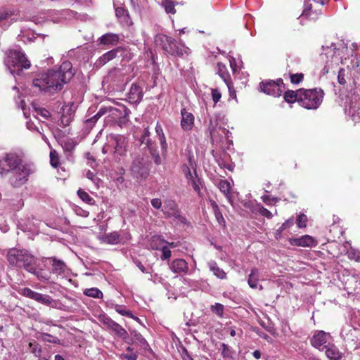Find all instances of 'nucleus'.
<instances>
[{
    "instance_id": "nucleus-51",
    "label": "nucleus",
    "mask_w": 360,
    "mask_h": 360,
    "mask_svg": "<svg viewBox=\"0 0 360 360\" xmlns=\"http://www.w3.org/2000/svg\"><path fill=\"white\" fill-rule=\"evenodd\" d=\"M37 292L33 291L29 288H24L22 289L21 294L23 296L34 300Z\"/></svg>"
},
{
    "instance_id": "nucleus-9",
    "label": "nucleus",
    "mask_w": 360,
    "mask_h": 360,
    "mask_svg": "<svg viewBox=\"0 0 360 360\" xmlns=\"http://www.w3.org/2000/svg\"><path fill=\"white\" fill-rule=\"evenodd\" d=\"M126 140L121 135H110L108 137V143L103 147L104 154L113 153L119 156L124 155L126 152Z\"/></svg>"
},
{
    "instance_id": "nucleus-7",
    "label": "nucleus",
    "mask_w": 360,
    "mask_h": 360,
    "mask_svg": "<svg viewBox=\"0 0 360 360\" xmlns=\"http://www.w3.org/2000/svg\"><path fill=\"white\" fill-rule=\"evenodd\" d=\"M130 81L129 76L123 69L113 68L104 77L103 83L111 86L113 89L122 90Z\"/></svg>"
},
{
    "instance_id": "nucleus-19",
    "label": "nucleus",
    "mask_w": 360,
    "mask_h": 360,
    "mask_svg": "<svg viewBox=\"0 0 360 360\" xmlns=\"http://www.w3.org/2000/svg\"><path fill=\"white\" fill-rule=\"evenodd\" d=\"M299 63L300 60L297 58H290V60H288L287 70L292 84H300L304 79V75L302 73L294 74L292 72L295 70L292 65V63L298 64Z\"/></svg>"
},
{
    "instance_id": "nucleus-37",
    "label": "nucleus",
    "mask_w": 360,
    "mask_h": 360,
    "mask_svg": "<svg viewBox=\"0 0 360 360\" xmlns=\"http://www.w3.org/2000/svg\"><path fill=\"white\" fill-rule=\"evenodd\" d=\"M298 90L294 91L292 90H288L284 94V99L288 103H295L297 101L298 103Z\"/></svg>"
},
{
    "instance_id": "nucleus-27",
    "label": "nucleus",
    "mask_w": 360,
    "mask_h": 360,
    "mask_svg": "<svg viewBox=\"0 0 360 360\" xmlns=\"http://www.w3.org/2000/svg\"><path fill=\"white\" fill-rule=\"evenodd\" d=\"M119 40V35L111 32L106 33L99 38L100 44L105 46H115Z\"/></svg>"
},
{
    "instance_id": "nucleus-20",
    "label": "nucleus",
    "mask_w": 360,
    "mask_h": 360,
    "mask_svg": "<svg viewBox=\"0 0 360 360\" xmlns=\"http://www.w3.org/2000/svg\"><path fill=\"white\" fill-rule=\"evenodd\" d=\"M181 126L184 130L190 131L192 129L194 125V115L188 112L185 108H183L181 110Z\"/></svg>"
},
{
    "instance_id": "nucleus-43",
    "label": "nucleus",
    "mask_w": 360,
    "mask_h": 360,
    "mask_svg": "<svg viewBox=\"0 0 360 360\" xmlns=\"http://www.w3.org/2000/svg\"><path fill=\"white\" fill-rule=\"evenodd\" d=\"M115 310L122 316H125L127 317H134L132 312L127 309L126 307L124 306L116 304L115 306Z\"/></svg>"
},
{
    "instance_id": "nucleus-44",
    "label": "nucleus",
    "mask_w": 360,
    "mask_h": 360,
    "mask_svg": "<svg viewBox=\"0 0 360 360\" xmlns=\"http://www.w3.org/2000/svg\"><path fill=\"white\" fill-rule=\"evenodd\" d=\"M98 120L93 116L84 122V133H89Z\"/></svg>"
},
{
    "instance_id": "nucleus-14",
    "label": "nucleus",
    "mask_w": 360,
    "mask_h": 360,
    "mask_svg": "<svg viewBox=\"0 0 360 360\" xmlns=\"http://www.w3.org/2000/svg\"><path fill=\"white\" fill-rule=\"evenodd\" d=\"M102 322L109 330L113 332L117 336L126 340L128 337L127 330L119 323L113 321L108 316H103L100 318Z\"/></svg>"
},
{
    "instance_id": "nucleus-35",
    "label": "nucleus",
    "mask_w": 360,
    "mask_h": 360,
    "mask_svg": "<svg viewBox=\"0 0 360 360\" xmlns=\"http://www.w3.org/2000/svg\"><path fill=\"white\" fill-rule=\"evenodd\" d=\"M34 300L47 306L51 305L53 302V299L51 296L39 292H37Z\"/></svg>"
},
{
    "instance_id": "nucleus-4",
    "label": "nucleus",
    "mask_w": 360,
    "mask_h": 360,
    "mask_svg": "<svg viewBox=\"0 0 360 360\" xmlns=\"http://www.w3.org/2000/svg\"><path fill=\"white\" fill-rule=\"evenodd\" d=\"M4 64L12 75H20L23 69L30 68V62L20 50L11 49L6 52Z\"/></svg>"
},
{
    "instance_id": "nucleus-16",
    "label": "nucleus",
    "mask_w": 360,
    "mask_h": 360,
    "mask_svg": "<svg viewBox=\"0 0 360 360\" xmlns=\"http://www.w3.org/2000/svg\"><path fill=\"white\" fill-rule=\"evenodd\" d=\"M347 67L350 70V77L348 78L349 85L352 89H356L360 86L359 63L354 58L351 61V65H347Z\"/></svg>"
},
{
    "instance_id": "nucleus-17",
    "label": "nucleus",
    "mask_w": 360,
    "mask_h": 360,
    "mask_svg": "<svg viewBox=\"0 0 360 360\" xmlns=\"http://www.w3.org/2000/svg\"><path fill=\"white\" fill-rule=\"evenodd\" d=\"M125 49L122 47H117L116 49H112L105 53L103 54L96 62V65L97 66H103L108 62L112 60L116 57L120 56H124V53H125Z\"/></svg>"
},
{
    "instance_id": "nucleus-25",
    "label": "nucleus",
    "mask_w": 360,
    "mask_h": 360,
    "mask_svg": "<svg viewBox=\"0 0 360 360\" xmlns=\"http://www.w3.org/2000/svg\"><path fill=\"white\" fill-rule=\"evenodd\" d=\"M98 239L103 243L115 245L120 242V235L116 232H111L103 235H99Z\"/></svg>"
},
{
    "instance_id": "nucleus-5",
    "label": "nucleus",
    "mask_w": 360,
    "mask_h": 360,
    "mask_svg": "<svg viewBox=\"0 0 360 360\" xmlns=\"http://www.w3.org/2000/svg\"><path fill=\"white\" fill-rule=\"evenodd\" d=\"M298 103L309 110L317 109L321 104L324 96L323 91L320 88L311 89H298Z\"/></svg>"
},
{
    "instance_id": "nucleus-12",
    "label": "nucleus",
    "mask_w": 360,
    "mask_h": 360,
    "mask_svg": "<svg viewBox=\"0 0 360 360\" xmlns=\"http://www.w3.org/2000/svg\"><path fill=\"white\" fill-rule=\"evenodd\" d=\"M260 89L266 94L278 97L285 90V84L282 79H278L276 81L271 80L260 83Z\"/></svg>"
},
{
    "instance_id": "nucleus-34",
    "label": "nucleus",
    "mask_w": 360,
    "mask_h": 360,
    "mask_svg": "<svg viewBox=\"0 0 360 360\" xmlns=\"http://www.w3.org/2000/svg\"><path fill=\"white\" fill-rule=\"evenodd\" d=\"M221 355L224 358L233 359L235 357V351L228 345L221 343Z\"/></svg>"
},
{
    "instance_id": "nucleus-54",
    "label": "nucleus",
    "mask_w": 360,
    "mask_h": 360,
    "mask_svg": "<svg viewBox=\"0 0 360 360\" xmlns=\"http://www.w3.org/2000/svg\"><path fill=\"white\" fill-rule=\"evenodd\" d=\"M218 131H219V134H217V138H222V137H229V134L230 133L228 129L225 127V124L223 125H220L219 127Z\"/></svg>"
},
{
    "instance_id": "nucleus-13",
    "label": "nucleus",
    "mask_w": 360,
    "mask_h": 360,
    "mask_svg": "<svg viewBox=\"0 0 360 360\" xmlns=\"http://www.w3.org/2000/svg\"><path fill=\"white\" fill-rule=\"evenodd\" d=\"M140 141L141 145H146L145 148H148L149 153L153 159L154 163L156 165H161L162 159L159 155L156 145L150 138V132L148 129H144L143 134L142 135Z\"/></svg>"
},
{
    "instance_id": "nucleus-55",
    "label": "nucleus",
    "mask_w": 360,
    "mask_h": 360,
    "mask_svg": "<svg viewBox=\"0 0 360 360\" xmlns=\"http://www.w3.org/2000/svg\"><path fill=\"white\" fill-rule=\"evenodd\" d=\"M160 250H162L161 259L162 260L167 259L171 257L172 252L167 246L164 245Z\"/></svg>"
},
{
    "instance_id": "nucleus-38",
    "label": "nucleus",
    "mask_w": 360,
    "mask_h": 360,
    "mask_svg": "<svg viewBox=\"0 0 360 360\" xmlns=\"http://www.w3.org/2000/svg\"><path fill=\"white\" fill-rule=\"evenodd\" d=\"M84 294L88 297L94 298H102L103 296V292L97 288L85 289L84 290Z\"/></svg>"
},
{
    "instance_id": "nucleus-49",
    "label": "nucleus",
    "mask_w": 360,
    "mask_h": 360,
    "mask_svg": "<svg viewBox=\"0 0 360 360\" xmlns=\"http://www.w3.org/2000/svg\"><path fill=\"white\" fill-rule=\"evenodd\" d=\"M307 217L304 214H300L297 218V225L299 228H304L307 226Z\"/></svg>"
},
{
    "instance_id": "nucleus-63",
    "label": "nucleus",
    "mask_w": 360,
    "mask_h": 360,
    "mask_svg": "<svg viewBox=\"0 0 360 360\" xmlns=\"http://www.w3.org/2000/svg\"><path fill=\"white\" fill-rule=\"evenodd\" d=\"M259 212L264 217L268 218V219H271L273 217V214L272 213L268 210L266 208L264 207H260L259 209Z\"/></svg>"
},
{
    "instance_id": "nucleus-53",
    "label": "nucleus",
    "mask_w": 360,
    "mask_h": 360,
    "mask_svg": "<svg viewBox=\"0 0 360 360\" xmlns=\"http://www.w3.org/2000/svg\"><path fill=\"white\" fill-rule=\"evenodd\" d=\"M34 110H35L37 115H41L42 117H44L45 119H48L51 116V113L49 112V111L45 108H35Z\"/></svg>"
},
{
    "instance_id": "nucleus-58",
    "label": "nucleus",
    "mask_w": 360,
    "mask_h": 360,
    "mask_svg": "<svg viewBox=\"0 0 360 360\" xmlns=\"http://www.w3.org/2000/svg\"><path fill=\"white\" fill-rule=\"evenodd\" d=\"M182 169L188 181H191L192 179L195 177V175L194 174L193 176V174L191 173L188 166L184 165Z\"/></svg>"
},
{
    "instance_id": "nucleus-23",
    "label": "nucleus",
    "mask_w": 360,
    "mask_h": 360,
    "mask_svg": "<svg viewBox=\"0 0 360 360\" xmlns=\"http://www.w3.org/2000/svg\"><path fill=\"white\" fill-rule=\"evenodd\" d=\"M170 269L176 274L186 273L188 271V263L184 259H176L169 264Z\"/></svg>"
},
{
    "instance_id": "nucleus-31",
    "label": "nucleus",
    "mask_w": 360,
    "mask_h": 360,
    "mask_svg": "<svg viewBox=\"0 0 360 360\" xmlns=\"http://www.w3.org/2000/svg\"><path fill=\"white\" fill-rule=\"evenodd\" d=\"M155 132L160 143L162 154H165L167 152V143L162 126L158 122L156 124L155 126Z\"/></svg>"
},
{
    "instance_id": "nucleus-2",
    "label": "nucleus",
    "mask_w": 360,
    "mask_h": 360,
    "mask_svg": "<svg viewBox=\"0 0 360 360\" xmlns=\"http://www.w3.org/2000/svg\"><path fill=\"white\" fill-rule=\"evenodd\" d=\"M6 258L10 265L24 269L35 276L40 281L47 282L51 278V273L42 268H39L37 259L25 249L11 248L7 252Z\"/></svg>"
},
{
    "instance_id": "nucleus-59",
    "label": "nucleus",
    "mask_w": 360,
    "mask_h": 360,
    "mask_svg": "<svg viewBox=\"0 0 360 360\" xmlns=\"http://www.w3.org/2000/svg\"><path fill=\"white\" fill-rule=\"evenodd\" d=\"M137 358L138 355L136 353L121 354L120 355V359L125 360H137Z\"/></svg>"
},
{
    "instance_id": "nucleus-46",
    "label": "nucleus",
    "mask_w": 360,
    "mask_h": 360,
    "mask_svg": "<svg viewBox=\"0 0 360 360\" xmlns=\"http://www.w3.org/2000/svg\"><path fill=\"white\" fill-rule=\"evenodd\" d=\"M162 4L165 7V11L167 13H175L176 10L174 8V4L172 0H165Z\"/></svg>"
},
{
    "instance_id": "nucleus-40",
    "label": "nucleus",
    "mask_w": 360,
    "mask_h": 360,
    "mask_svg": "<svg viewBox=\"0 0 360 360\" xmlns=\"http://www.w3.org/2000/svg\"><path fill=\"white\" fill-rule=\"evenodd\" d=\"M77 195L84 202L89 205H93L94 203V200L88 194V193L82 189L80 188L77 191Z\"/></svg>"
},
{
    "instance_id": "nucleus-41",
    "label": "nucleus",
    "mask_w": 360,
    "mask_h": 360,
    "mask_svg": "<svg viewBox=\"0 0 360 360\" xmlns=\"http://www.w3.org/2000/svg\"><path fill=\"white\" fill-rule=\"evenodd\" d=\"M212 312L217 314L219 318L224 317V307L220 303H215L214 305L210 307Z\"/></svg>"
},
{
    "instance_id": "nucleus-28",
    "label": "nucleus",
    "mask_w": 360,
    "mask_h": 360,
    "mask_svg": "<svg viewBox=\"0 0 360 360\" xmlns=\"http://www.w3.org/2000/svg\"><path fill=\"white\" fill-rule=\"evenodd\" d=\"M326 355L330 360H340L342 358V353L339 351L338 348L333 344L328 342L325 347Z\"/></svg>"
},
{
    "instance_id": "nucleus-22",
    "label": "nucleus",
    "mask_w": 360,
    "mask_h": 360,
    "mask_svg": "<svg viewBox=\"0 0 360 360\" xmlns=\"http://www.w3.org/2000/svg\"><path fill=\"white\" fill-rule=\"evenodd\" d=\"M49 259L51 261V272L56 276L63 275L66 269L67 265L65 263L55 257H49Z\"/></svg>"
},
{
    "instance_id": "nucleus-33",
    "label": "nucleus",
    "mask_w": 360,
    "mask_h": 360,
    "mask_svg": "<svg viewBox=\"0 0 360 360\" xmlns=\"http://www.w3.org/2000/svg\"><path fill=\"white\" fill-rule=\"evenodd\" d=\"M115 15L121 22L128 23L129 15L127 10L122 7H118L115 9Z\"/></svg>"
},
{
    "instance_id": "nucleus-60",
    "label": "nucleus",
    "mask_w": 360,
    "mask_h": 360,
    "mask_svg": "<svg viewBox=\"0 0 360 360\" xmlns=\"http://www.w3.org/2000/svg\"><path fill=\"white\" fill-rule=\"evenodd\" d=\"M212 97L214 103H217L221 97V94L217 89H212Z\"/></svg>"
},
{
    "instance_id": "nucleus-50",
    "label": "nucleus",
    "mask_w": 360,
    "mask_h": 360,
    "mask_svg": "<svg viewBox=\"0 0 360 360\" xmlns=\"http://www.w3.org/2000/svg\"><path fill=\"white\" fill-rule=\"evenodd\" d=\"M42 338L44 341L54 343V344H60V340L57 337H54L49 333H44L42 335Z\"/></svg>"
},
{
    "instance_id": "nucleus-42",
    "label": "nucleus",
    "mask_w": 360,
    "mask_h": 360,
    "mask_svg": "<svg viewBox=\"0 0 360 360\" xmlns=\"http://www.w3.org/2000/svg\"><path fill=\"white\" fill-rule=\"evenodd\" d=\"M133 335L134 340L137 342L141 347L143 348H146L148 346V344L147 343L145 338L142 336V335L136 331H134L131 333Z\"/></svg>"
},
{
    "instance_id": "nucleus-6",
    "label": "nucleus",
    "mask_w": 360,
    "mask_h": 360,
    "mask_svg": "<svg viewBox=\"0 0 360 360\" xmlns=\"http://www.w3.org/2000/svg\"><path fill=\"white\" fill-rule=\"evenodd\" d=\"M130 174L138 181L147 179L150 171V162L143 155H136L130 166Z\"/></svg>"
},
{
    "instance_id": "nucleus-18",
    "label": "nucleus",
    "mask_w": 360,
    "mask_h": 360,
    "mask_svg": "<svg viewBox=\"0 0 360 360\" xmlns=\"http://www.w3.org/2000/svg\"><path fill=\"white\" fill-rule=\"evenodd\" d=\"M224 124L222 117L220 114H214L210 117L208 130L212 139H217V134H219L218 131L219 127Z\"/></svg>"
},
{
    "instance_id": "nucleus-29",
    "label": "nucleus",
    "mask_w": 360,
    "mask_h": 360,
    "mask_svg": "<svg viewBox=\"0 0 360 360\" xmlns=\"http://www.w3.org/2000/svg\"><path fill=\"white\" fill-rule=\"evenodd\" d=\"M207 266L217 278L224 280L227 278L225 271L218 266L215 261L211 260L208 262Z\"/></svg>"
},
{
    "instance_id": "nucleus-39",
    "label": "nucleus",
    "mask_w": 360,
    "mask_h": 360,
    "mask_svg": "<svg viewBox=\"0 0 360 360\" xmlns=\"http://www.w3.org/2000/svg\"><path fill=\"white\" fill-rule=\"evenodd\" d=\"M30 352L34 354L35 356L40 357L42 350L41 347L36 341L30 342L29 343Z\"/></svg>"
},
{
    "instance_id": "nucleus-8",
    "label": "nucleus",
    "mask_w": 360,
    "mask_h": 360,
    "mask_svg": "<svg viewBox=\"0 0 360 360\" xmlns=\"http://www.w3.org/2000/svg\"><path fill=\"white\" fill-rule=\"evenodd\" d=\"M160 40L162 44V49L169 54L174 56L182 57L189 54V49L184 44L177 42L172 37L167 35H159L157 41Z\"/></svg>"
},
{
    "instance_id": "nucleus-61",
    "label": "nucleus",
    "mask_w": 360,
    "mask_h": 360,
    "mask_svg": "<svg viewBox=\"0 0 360 360\" xmlns=\"http://www.w3.org/2000/svg\"><path fill=\"white\" fill-rule=\"evenodd\" d=\"M262 201L266 203L267 205H269L271 204V202H278V199L276 197H271L270 195H263L262 197Z\"/></svg>"
},
{
    "instance_id": "nucleus-32",
    "label": "nucleus",
    "mask_w": 360,
    "mask_h": 360,
    "mask_svg": "<svg viewBox=\"0 0 360 360\" xmlns=\"http://www.w3.org/2000/svg\"><path fill=\"white\" fill-rule=\"evenodd\" d=\"M165 243H167V242L162 239L160 236H154L150 240L149 246L153 250H160Z\"/></svg>"
},
{
    "instance_id": "nucleus-24",
    "label": "nucleus",
    "mask_w": 360,
    "mask_h": 360,
    "mask_svg": "<svg viewBox=\"0 0 360 360\" xmlns=\"http://www.w3.org/2000/svg\"><path fill=\"white\" fill-rule=\"evenodd\" d=\"M260 278V271L257 268H252L251 269L250 274L248 278V283L249 286L252 289H256L259 287V290H262V285H259V280Z\"/></svg>"
},
{
    "instance_id": "nucleus-52",
    "label": "nucleus",
    "mask_w": 360,
    "mask_h": 360,
    "mask_svg": "<svg viewBox=\"0 0 360 360\" xmlns=\"http://www.w3.org/2000/svg\"><path fill=\"white\" fill-rule=\"evenodd\" d=\"M294 224V219L290 218L288 220H286L282 226L278 229L277 232L278 233H281L283 230L292 226Z\"/></svg>"
},
{
    "instance_id": "nucleus-57",
    "label": "nucleus",
    "mask_w": 360,
    "mask_h": 360,
    "mask_svg": "<svg viewBox=\"0 0 360 360\" xmlns=\"http://www.w3.org/2000/svg\"><path fill=\"white\" fill-rule=\"evenodd\" d=\"M72 120L70 117H68L65 112H62V115L60 120L59 125L65 127L69 124Z\"/></svg>"
},
{
    "instance_id": "nucleus-64",
    "label": "nucleus",
    "mask_w": 360,
    "mask_h": 360,
    "mask_svg": "<svg viewBox=\"0 0 360 360\" xmlns=\"http://www.w3.org/2000/svg\"><path fill=\"white\" fill-rule=\"evenodd\" d=\"M151 205L152 206L157 209V210H160V209H162V200L159 198H153L151 200Z\"/></svg>"
},
{
    "instance_id": "nucleus-15",
    "label": "nucleus",
    "mask_w": 360,
    "mask_h": 360,
    "mask_svg": "<svg viewBox=\"0 0 360 360\" xmlns=\"http://www.w3.org/2000/svg\"><path fill=\"white\" fill-rule=\"evenodd\" d=\"M332 337L330 333H326L323 330L316 331L310 340L311 345L319 349L323 350L331 340Z\"/></svg>"
},
{
    "instance_id": "nucleus-36",
    "label": "nucleus",
    "mask_w": 360,
    "mask_h": 360,
    "mask_svg": "<svg viewBox=\"0 0 360 360\" xmlns=\"http://www.w3.org/2000/svg\"><path fill=\"white\" fill-rule=\"evenodd\" d=\"M219 188L222 193H224L227 196L229 201L231 203H232L231 198L229 195V191L231 188L229 182L226 180H221L219 183Z\"/></svg>"
},
{
    "instance_id": "nucleus-11",
    "label": "nucleus",
    "mask_w": 360,
    "mask_h": 360,
    "mask_svg": "<svg viewBox=\"0 0 360 360\" xmlns=\"http://www.w3.org/2000/svg\"><path fill=\"white\" fill-rule=\"evenodd\" d=\"M162 212L167 218H174L181 224L186 223V219L181 215L177 204L172 200H166L164 202Z\"/></svg>"
},
{
    "instance_id": "nucleus-1",
    "label": "nucleus",
    "mask_w": 360,
    "mask_h": 360,
    "mask_svg": "<svg viewBox=\"0 0 360 360\" xmlns=\"http://www.w3.org/2000/svg\"><path fill=\"white\" fill-rule=\"evenodd\" d=\"M75 74L72 63L65 60L58 69H50L39 73L32 81L33 86L39 91L53 94L60 91L64 84L68 83Z\"/></svg>"
},
{
    "instance_id": "nucleus-47",
    "label": "nucleus",
    "mask_w": 360,
    "mask_h": 360,
    "mask_svg": "<svg viewBox=\"0 0 360 360\" xmlns=\"http://www.w3.org/2000/svg\"><path fill=\"white\" fill-rule=\"evenodd\" d=\"M194 174L195 175V177L192 179L191 181H188L189 184H191L192 187L193 188L194 191L197 193H200V181L199 179H198L196 175V172H194Z\"/></svg>"
},
{
    "instance_id": "nucleus-21",
    "label": "nucleus",
    "mask_w": 360,
    "mask_h": 360,
    "mask_svg": "<svg viewBox=\"0 0 360 360\" xmlns=\"http://www.w3.org/2000/svg\"><path fill=\"white\" fill-rule=\"evenodd\" d=\"M290 243L292 245L301 247H314L316 245L314 239L309 235H304L296 238H290Z\"/></svg>"
},
{
    "instance_id": "nucleus-26",
    "label": "nucleus",
    "mask_w": 360,
    "mask_h": 360,
    "mask_svg": "<svg viewBox=\"0 0 360 360\" xmlns=\"http://www.w3.org/2000/svg\"><path fill=\"white\" fill-rule=\"evenodd\" d=\"M142 89L136 84H133L129 92V99L131 103H139L143 98Z\"/></svg>"
},
{
    "instance_id": "nucleus-45",
    "label": "nucleus",
    "mask_w": 360,
    "mask_h": 360,
    "mask_svg": "<svg viewBox=\"0 0 360 360\" xmlns=\"http://www.w3.org/2000/svg\"><path fill=\"white\" fill-rule=\"evenodd\" d=\"M62 110H63L62 112H65V114L68 117H70L71 120H72V118L74 117V113L75 111L74 103H72L70 105L63 106L62 108Z\"/></svg>"
},
{
    "instance_id": "nucleus-10",
    "label": "nucleus",
    "mask_w": 360,
    "mask_h": 360,
    "mask_svg": "<svg viewBox=\"0 0 360 360\" xmlns=\"http://www.w3.org/2000/svg\"><path fill=\"white\" fill-rule=\"evenodd\" d=\"M345 111L354 122L360 121V96L356 91L347 96Z\"/></svg>"
},
{
    "instance_id": "nucleus-62",
    "label": "nucleus",
    "mask_w": 360,
    "mask_h": 360,
    "mask_svg": "<svg viewBox=\"0 0 360 360\" xmlns=\"http://www.w3.org/2000/svg\"><path fill=\"white\" fill-rule=\"evenodd\" d=\"M110 109L111 108H108L107 107H102L98 110V112L94 117L98 120L100 117L106 114Z\"/></svg>"
},
{
    "instance_id": "nucleus-56",
    "label": "nucleus",
    "mask_w": 360,
    "mask_h": 360,
    "mask_svg": "<svg viewBox=\"0 0 360 360\" xmlns=\"http://www.w3.org/2000/svg\"><path fill=\"white\" fill-rule=\"evenodd\" d=\"M338 81L340 84H345L347 83V80L345 79V70L343 68H340L338 75Z\"/></svg>"
},
{
    "instance_id": "nucleus-48",
    "label": "nucleus",
    "mask_w": 360,
    "mask_h": 360,
    "mask_svg": "<svg viewBox=\"0 0 360 360\" xmlns=\"http://www.w3.org/2000/svg\"><path fill=\"white\" fill-rule=\"evenodd\" d=\"M50 163L54 168H56L58 166V155L56 150H51L50 152Z\"/></svg>"
},
{
    "instance_id": "nucleus-3",
    "label": "nucleus",
    "mask_w": 360,
    "mask_h": 360,
    "mask_svg": "<svg viewBox=\"0 0 360 360\" xmlns=\"http://www.w3.org/2000/svg\"><path fill=\"white\" fill-rule=\"evenodd\" d=\"M5 162L8 167L9 183L13 187H20L27 181L29 175L35 170L32 163L23 162L20 156L15 153H10L5 158Z\"/></svg>"
},
{
    "instance_id": "nucleus-30",
    "label": "nucleus",
    "mask_w": 360,
    "mask_h": 360,
    "mask_svg": "<svg viewBox=\"0 0 360 360\" xmlns=\"http://www.w3.org/2000/svg\"><path fill=\"white\" fill-rule=\"evenodd\" d=\"M217 73L226 83L229 89H230V86L232 84V82L231 81L230 75L227 71L226 65L224 63L220 62L217 63Z\"/></svg>"
}]
</instances>
